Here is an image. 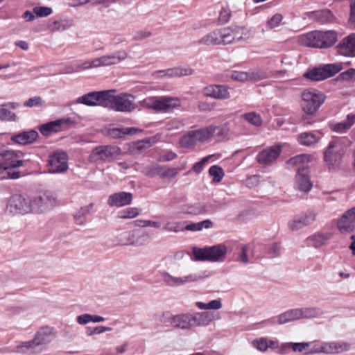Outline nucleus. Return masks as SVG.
Returning a JSON list of instances; mask_svg holds the SVG:
<instances>
[{"instance_id": "63", "label": "nucleus", "mask_w": 355, "mask_h": 355, "mask_svg": "<svg viewBox=\"0 0 355 355\" xmlns=\"http://www.w3.org/2000/svg\"><path fill=\"white\" fill-rule=\"evenodd\" d=\"M253 345L259 351L265 352L268 349L269 345H268L266 338H260L253 341Z\"/></svg>"}, {"instance_id": "23", "label": "nucleus", "mask_w": 355, "mask_h": 355, "mask_svg": "<svg viewBox=\"0 0 355 355\" xmlns=\"http://www.w3.org/2000/svg\"><path fill=\"white\" fill-rule=\"evenodd\" d=\"M316 213L314 211H308L304 215L291 220L288 225L293 231L298 230L313 223L315 220Z\"/></svg>"}, {"instance_id": "7", "label": "nucleus", "mask_w": 355, "mask_h": 355, "mask_svg": "<svg viewBox=\"0 0 355 355\" xmlns=\"http://www.w3.org/2000/svg\"><path fill=\"white\" fill-rule=\"evenodd\" d=\"M227 252L225 245L219 244L203 248H193V254L196 261H220L223 259Z\"/></svg>"}, {"instance_id": "10", "label": "nucleus", "mask_w": 355, "mask_h": 355, "mask_svg": "<svg viewBox=\"0 0 355 355\" xmlns=\"http://www.w3.org/2000/svg\"><path fill=\"white\" fill-rule=\"evenodd\" d=\"M343 69V64L336 62L324 64L322 67L313 68L306 71L304 76L313 81H320L334 76Z\"/></svg>"}, {"instance_id": "27", "label": "nucleus", "mask_w": 355, "mask_h": 355, "mask_svg": "<svg viewBox=\"0 0 355 355\" xmlns=\"http://www.w3.org/2000/svg\"><path fill=\"white\" fill-rule=\"evenodd\" d=\"M38 132L35 130H31L20 132L17 135H13L11 140L16 144L20 145H27L33 143L38 138Z\"/></svg>"}, {"instance_id": "64", "label": "nucleus", "mask_w": 355, "mask_h": 355, "mask_svg": "<svg viewBox=\"0 0 355 355\" xmlns=\"http://www.w3.org/2000/svg\"><path fill=\"white\" fill-rule=\"evenodd\" d=\"M349 129L347 123L345 121L338 123L331 126V130L336 132H345Z\"/></svg>"}, {"instance_id": "57", "label": "nucleus", "mask_w": 355, "mask_h": 355, "mask_svg": "<svg viewBox=\"0 0 355 355\" xmlns=\"http://www.w3.org/2000/svg\"><path fill=\"white\" fill-rule=\"evenodd\" d=\"M212 156V155H207L203 157L199 162H196L193 166V171L196 173H200L203 170L204 166L208 163L209 160Z\"/></svg>"}, {"instance_id": "11", "label": "nucleus", "mask_w": 355, "mask_h": 355, "mask_svg": "<svg viewBox=\"0 0 355 355\" xmlns=\"http://www.w3.org/2000/svg\"><path fill=\"white\" fill-rule=\"evenodd\" d=\"M56 198L51 191L40 193L31 198V213L41 214L51 209L55 205Z\"/></svg>"}, {"instance_id": "55", "label": "nucleus", "mask_w": 355, "mask_h": 355, "mask_svg": "<svg viewBox=\"0 0 355 355\" xmlns=\"http://www.w3.org/2000/svg\"><path fill=\"white\" fill-rule=\"evenodd\" d=\"M112 331V328L104 326H98L94 328L87 327L86 329V334L87 336H90L94 334H101L105 331Z\"/></svg>"}, {"instance_id": "52", "label": "nucleus", "mask_w": 355, "mask_h": 355, "mask_svg": "<svg viewBox=\"0 0 355 355\" xmlns=\"http://www.w3.org/2000/svg\"><path fill=\"white\" fill-rule=\"evenodd\" d=\"M173 216L170 214H166L164 218L166 220V223L163 226V229L166 231L176 232L178 231V224L174 221H171Z\"/></svg>"}, {"instance_id": "62", "label": "nucleus", "mask_w": 355, "mask_h": 355, "mask_svg": "<svg viewBox=\"0 0 355 355\" xmlns=\"http://www.w3.org/2000/svg\"><path fill=\"white\" fill-rule=\"evenodd\" d=\"M152 35V33L150 31L147 30H141L137 31L134 35L132 39L135 41H141L146 38H148Z\"/></svg>"}, {"instance_id": "20", "label": "nucleus", "mask_w": 355, "mask_h": 355, "mask_svg": "<svg viewBox=\"0 0 355 355\" xmlns=\"http://www.w3.org/2000/svg\"><path fill=\"white\" fill-rule=\"evenodd\" d=\"M339 55L345 57H355V33L343 38L336 46Z\"/></svg>"}, {"instance_id": "42", "label": "nucleus", "mask_w": 355, "mask_h": 355, "mask_svg": "<svg viewBox=\"0 0 355 355\" xmlns=\"http://www.w3.org/2000/svg\"><path fill=\"white\" fill-rule=\"evenodd\" d=\"M179 144L182 148H192L196 144L194 137L191 132L189 131L187 134L183 135L179 141Z\"/></svg>"}, {"instance_id": "21", "label": "nucleus", "mask_w": 355, "mask_h": 355, "mask_svg": "<svg viewBox=\"0 0 355 355\" xmlns=\"http://www.w3.org/2000/svg\"><path fill=\"white\" fill-rule=\"evenodd\" d=\"M133 196L130 192L120 191L110 195L107 199L110 207H121L132 203Z\"/></svg>"}, {"instance_id": "58", "label": "nucleus", "mask_w": 355, "mask_h": 355, "mask_svg": "<svg viewBox=\"0 0 355 355\" xmlns=\"http://www.w3.org/2000/svg\"><path fill=\"white\" fill-rule=\"evenodd\" d=\"M33 12L37 17H44L52 13V9L46 6L35 7Z\"/></svg>"}, {"instance_id": "8", "label": "nucleus", "mask_w": 355, "mask_h": 355, "mask_svg": "<svg viewBox=\"0 0 355 355\" xmlns=\"http://www.w3.org/2000/svg\"><path fill=\"white\" fill-rule=\"evenodd\" d=\"M144 107L159 112H170L178 105V98L171 96H152L146 98Z\"/></svg>"}, {"instance_id": "24", "label": "nucleus", "mask_w": 355, "mask_h": 355, "mask_svg": "<svg viewBox=\"0 0 355 355\" xmlns=\"http://www.w3.org/2000/svg\"><path fill=\"white\" fill-rule=\"evenodd\" d=\"M204 93L206 96L216 99H227L230 97L227 87L221 85H209L205 88Z\"/></svg>"}, {"instance_id": "17", "label": "nucleus", "mask_w": 355, "mask_h": 355, "mask_svg": "<svg viewBox=\"0 0 355 355\" xmlns=\"http://www.w3.org/2000/svg\"><path fill=\"white\" fill-rule=\"evenodd\" d=\"M127 58L128 53L125 50H119L96 58V65L97 64L98 67L114 65L125 60Z\"/></svg>"}, {"instance_id": "19", "label": "nucleus", "mask_w": 355, "mask_h": 355, "mask_svg": "<svg viewBox=\"0 0 355 355\" xmlns=\"http://www.w3.org/2000/svg\"><path fill=\"white\" fill-rule=\"evenodd\" d=\"M281 152L280 146H270L260 151L256 157V160L259 164L269 165L278 158Z\"/></svg>"}, {"instance_id": "32", "label": "nucleus", "mask_w": 355, "mask_h": 355, "mask_svg": "<svg viewBox=\"0 0 355 355\" xmlns=\"http://www.w3.org/2000/svg\"><path fill=\"white\" fill-rule=\"evenodd\" d=\"M320 139V133L302 132L298 136V141L300 144L306 146H313Z\"/></svg>"}, {"instance_id": "61", "label": "nucleus", "mask_w": 355, "mask_h": 355, "mask_svg": "<svg viewBox=\"0 0 355 355\" xmlns=\"http://www.w3.org/2000/svg\"><path fill=\"white\" fill-rule=\"evenodd\" d=\"M248 80L258 81L263 79L265 73L260 70L250 71L248 72Z\"/></svg>"}, {"instance_id": "51", "label": "nucleus", "mask_w": 355, "mask_h": 355, "mask_svg": "<svg viewBox=\"0 0 355 355\" xmlns=\"http://www.w3.org/2000/svg\"><path fill=\"white\" fill-rule=\"evenodd\" d=\"M159 177L162 179L171 178L176 175L177 171L175 168H170L166 166H162Z\"/></svg>"}, {"instance_id": "60", "label": "nucleus", "mask_w": 355, "mask_h": 355, "mask_svg": "<svg viewBox=\"0 0 355 355\" xmlns=\"http://www.w3.org/2000/svg\"><path fill=\"white\" fill-rule=\"evenodd\" d=\"M230 10L227 7L223 8L219 13L218 21L222 24H225L230 20Z\"/></svg>"}, {"instance_id": "34", "label": "nucleus", "mask_w": 355, "mask_h": 355, "mask_svg": "<svg viewBox=\"0 0 355 355\" xmlns=\"http://www.w3.org/2000/svg\"><path fill=\"white\" fill-rule=\"evenodd\" d=\"M37 347L39 346L33 338L31 340L21 342L15 347V352L19 354L33 353Z\"/></svg>"}, {"instance_id": "3", "label": "nucleus", "mask_w": 355, "mask_h": 355, "mask_svg": "<svg viewBox=\"0 0 355 355\" xmlns=\"http://www.w3.org/2000/svg\"><path fill=\"white\" fill-rule=\"evenodd\" d=\"M310 155L301 154L293 157L288 160L289 166L297 167V172L295 178V185L297 188L303 192H309L312 188V183L309 176V171L305 164L310 161Z\"/></svg>"}, {"instance_id": "50", "label": "nucleus", "mask_w": 355, "mask_h": 355, "mask_svg": "<svg viewBox=\"0 0 355 355\" xmlns=\"http://www.w3.org/2000/svg\"><path fill=\"white\" fill-rule=\"evenodd\" d=\"M176 316L173 315L168 311L164 312L159 318L161 322L164 323L166 326L175 325Z\"/></svg>"}, {"instance_id": "9", "label": "nucleus", "mask_w": 355, "mask_h": 355, "mask_svg": "<svg viewBox=\"0 0 355 355\" xmlns=\"http://www.w3.org/2000/svg\"><path fill=\"white\" fill-rule=\"evenodd\" d=\"M148 241L149 234L147 232H140L137 230L121 232L115 236L117 245L123 246H141L146 245Z\"/></svg>"}, {"instance_id": "15", "label": "nucleus", "mask_w": 355, "mask_h": 355, "mask_svg": "<svg viewBox=\"0 0 355 355\" xmlns=\"http://www.w3.org/2000/svg\"><path fill=\"white\" fill-rule=\"evenodd\" d=\"M107 90L92 92L79 97L76 102L88 106H102L106 107Z\"/></svg>"}, {"instance_id": "28", "label": "nucleus", "mask_w": 355, "mask_h": 355, "mask_svg": "<svg viewBox=\"0 0 355 355\" xmlns=\"http://www.w3.org/2000/svg\"><path fill=\"white\" fill-rule=\"evenodd\" d=\"M218 128L214 125H209L198 130H191L196 142L203 143L209 140L215 133Z\"/></svg>"}, {"instance_id": "38", "label": "nucleus", "mask_w": 355, "mask_h": 355, "mask_svg": "<svg viewBox=\"0 0 355 355\" xmlns=\"http://www.w3.org/2000/svg\"><path fill=\"white\" fill-rule=\"evenodd\" d=\"M331 238V234L317 233L308 238L315 248H319L327 240Z\"/></svg>"}, {"instance_id": "13", "label": "nucleus", "mask_w": 355, "mask_h": 355, "mask_svg": "<svg viewBox=\"0 0 355 355\" xmlns=\"http://www.w3.org/2000/svg\"><path fill=\"white\" fill-rule=\"evenodd\" d=\"M6 211L12 214L31 213V198L23 195L11 196L7 201Z\"/></svg>"}, {"instance_id": "44", "label": "nucleus", "mask_w": 355, "mask_h": 355, "mask_svg": "<svg viewBox=\"0 0 355 355\" xmlns=\"http://www.w3.org/2000/svg\"><path fill=\"white\" fill-rule=\"evenodd\" d=\"M193 327L191 314L183 313L179 315V328L188 329Z\"/></svg>"}, {"instance_id": "35", "label": "nucleus", "mask_w": 355, "mask_h": 355, "mask_svg": "<svg viewBox=\"0 0 355 355\" xmlns=\"http://www.w3.org/2000/svg\"><path fill=\"white\" fill-rule=\"evenodd\" d=\"M300 319L317 318L322 315V311L318 307H304L298 309Z\"/></svg>"}, {"instance_id": "31", "label": "nucleus", "mask_w": 355, "mask_h": 355, "mask_svg": "<svg viewBox=\"0 0 355 355\" xmlns=\"http://www.w3.org/2000/svg\"><path fill=\"white\" fill-rule=\"evenodd\" d=\"M349 349V344L345 342L324 343V354H338Z\"/></svg>"}, {"instance_id": "6", "label": "nucleus", "mask_w": 355, "mask_h": 355, "mask_svg": "<svg viewBox=\"0 0 355 355\" xmlns=\"http://www.w3.org/2000/svg\"><path fill=\"white\" fill-rule=\"evenodd\" d=\"M113 92L107 90V108L121 112H130L136 108L134 96L128 93L113 96L110 94Z\"/></svg>"}, {"instance_id": "48", "label": "nucleus", "mask_w": 355, "mask_h": 355, "mask_svg": "<svg viewBox=\"0 0 355 355\" xmlns=\"http://www.w3.org/2000/svg\"><path fill=\"white\" fill-rule=\"evenodd\" d=\"M135 225L141 227H152L155 229H159L162 227L160 222L150 220H137L135 221Z\"/></svg>"}, {"instance_id": "14", "label": "nucleus", "mask_w": 355, "mask_h": 355, "mask_svg": "<svg viewBox=\"0 0 355 355\" xmlns=\"http://www.w3.org/2000/svg\"><path fill=\"white\" fill-rule=\"evenodd\" d=\"M48 166L51 173H65L69 168L68 155L63 151L54 152L49 157Z\"/></svg>"}, {"instance_id": "1", "label": "nucleus", "mask_w": 355, "mask_h": 355, "mask_svg": "<svg viewBox=\"0 0 355 355\" xmlns=\"http://www.w3.org/2000/svg\"><path fill=\"white\" fill-rule=\"evenodd\" d=\"M251 31L245 26H231L216 29L202 37L197 43L206 46L227 45L248 40Z\"/></svg>"}, {"instance_id": "36", "label": "nucleus", "mask_w": 355, "mask_h": 355, "mask_svg": "<svg viewBox=\"0 0 355 355\" xmlns=\"http://www.w3.org/2000/svg\"><path fill=\"white\" fill-rule=\"evenodd\" d=\"M241 117L255 127H260L263 124V120L260 114L255 112L245 113Z\"/></svg>"}, {"instance_id": "25", "label": "nucleus", "mask_w": 355, "mask_h": 355, "mask_svg": "<svg viewBox=\"0 0 355 355\" xmlns=\"http://www.w3.org/2000/svg\"><path fill=\"white\" fill-rule=\"evenodd\" d=\"M318 34V31H315L301 35L298 37L297 42L304 46L322 49Z\"/></svg>"}, {"instance_id": "18", "label": "nucleus", "mask_w": 355, "mask_h": 355, "mask_svg": "<svg viewBox=\"0 0 355 355\" xmlns=\"http://www.w3.org/2000/svg\"><path fill=\"white\" fill-rule=\"evenodd\" d=\"M339 231L347 234L355 230V206L346 211L337 223Z\"/></svg>"}, {"instance_id": "37", "label": "nucleus", "mask_w": 355, "mask_h": 355, "mask_svg": "<svg viewBox=\"0 0 355 355\" xmlns=\"http://www.w3.org/2000/svg\"><path fill=\"white\" fill-rule=\"evenodd\" d=\"M71 22L66 19L55 20L49 24V28L52 31H62L69 28Z\"/></svg>"}, {"instance_id": "26", "label": "nucleus", "mask_w": 355, "mask_h": 355, "mask_svg": "<svg viewBox=\"0 0 355 355\" xmlns=\"http://www.w3.org/2000/svg\"><path fill=\"white\" fill-rule=\"evenodd\" d=\"M305 15L320 24L331 23L335 19L334 14L329 9L308 12Z\"/></svg>"}, {"instance_id": "16", "label": "nucleus", "mask_w": 355, "mask_h": 355, "mask_svg": "<svg viewBox=\"0 0 355 355\" xmlns=\"http://www.w3.org/2000/svg\"><path fill=\"white\" fill-rule=\"evenodd\" d=\"M70 123V120L58 119L40 125L39 130L45 137H49L54 133L66 130Z\"/></svg>"}, {"instance_id": "40", "label": "nucleus", "mask_w": 355, "mask_h": 355, "mask_svg": "<svg viewBox=\"0 0 355 355\" xmlns=\"http://www.w3.org/2000/svg\"><path fill=\"white\" fill-rule=\"evenodd\" d=\"M196 305L200 310H218L222 307V303L220 300H214L208 303L197 302Z\"/></svg>"}, {"instance_id": "12", "label": "nucleus", "mask_w": 355, "mask_h": 355, "mask_svg": "<svg viewBox=\"0 0 355 355\" xmlns=\"http://www.w3.org/2000/svg\"><path fill=\"white\" fill-rule=\"evenodd\" d=\"M121 154V149L116 146H98L94 148L89 155L92 162H110Z\"/></svg>"}, {"instance_id": "4", "label": "nucleus", "mask_w": 355, "mask_h": 355, "mask_svg": "<svg viewBox=\"0 0 355 355\" xmlns=\"http://www.w3.org/2000/svg\"><path fill=\"white\" fill-rule=\"evenodd\" d=\"M302 121H306L307 116L313 115L324 103L325 96L317 89H308L302 92Z\"/></svg>"}, {"instance_id": "22", "label": "nucleus", "mask_w": 355, "mask_h": 355, "mask_svg": "<svg viewBox=\"0 0 355 355\" xmlns=\"http://www.w3.org/2000/svg\"><path fill=\"white\" fill-rule=\"evenodd\" d=\"M191 319L193 327L207 326L212 321L220 319V315L210 311L197 312L191 314Z\"/></svg>"}, {"instance_id": "45", "label": "nucleus", "mask_w": 355, "mask_h": 355, "mask_svg": "<svg viewBox=\"0 0 355 355\" xmlns=\"http://www.w3.org/2000/svg\"><path fill=\"white\" fill-rule=\"evenodd\" d=\"M92 68H98L97 64L96 65V58L92 60V61H85L81 64H78L76 67L71 71L70 73H76L80 72L83 70L89 69Z\"/></svg>"}, {"instance_id": "41", "label": "nucleus", "mask_w": 355, "mask_h": 355, "mask_svg": "<svg viewBox=\"0 0 355 355\" xmlns=\"http://www.w3.org/2000/svg\"><path fill=\"white\" fill-rule=\"evenodd\" d=\"M92 207V203L87 206L81 207L74 216L76 223L78 225H82L84 223L85 217L91 213Z\"/></svg>"}, {"instance_id": "5", "label": "nucleus", "mask_w": 355, "mask_h": 355, "mask_svg": "<svg viewBox=\"0 0 355 355\" xmlns=\"http://www.w3.org/2000/svg\"><path fill=\"white\" fill-rule=\"evenodd\" d=\"M347 149V145L342 139H334L329 142L324 152V161L329 169L340 164Z\"/></svg>"}, {"instance_id": "53", "label": "nucleus", "mask_w": 355, "mask_h": 355, "mask_svg": "<svg viewBox=\"0 0 355 355\" xmlns=\"http://www.w3.org/2000/svg\"><path fill=\"white\" fill-rule=\"evenodd\" d=\"M352 79H355V69L353 68L341 73L336 78L338 81H349Z\"/></svg>"}, {"instance_id": "59", "label": "nucleus", "mask_w": 355, "mask_h": 355, "mask_svg": "<svg viewBox=\"0 0 355 355\" xmlns=\"http://www.w3.org/2000/svg\"><path fill=\"white\" fill-rule=\"evenodd\" d=\"M44 101L40 96H34L24 102V106L28 107H38L43 105Z\"/></svg>"}, {"instance_id": "39", "label": "nucleus", "mask_w": 355, "mask_h": 355, "mask_svg": "<svg viewBox=\"0 0 355 355\" xmlns=\"http://www.w3.org/2000/svg\"><path fill=\"white\" fill-rule=\"evenodd\" d=\"M140 213L141 210L137 207H128L119 211L117 216L121 219H132L138 216Z\"/></svg>"}, {"instance_id": "29", "label": "nucleus", "mask_w": 355, "mask_h": 355, "mask_svg": "<svg viewBox=\"0 0 355 355\" xmlns=\"http://www.w3.org/2000/svg\"><path fill=\"white\" fill-rule=\"evenodd\" d=\"M318 33L322 49H328L332 46L338 40V33L336 31H318Z\"/></svg>"}, {"instance_id": "47", "label": "nucleus", "mask_w": 355, "mask_h": 355, "mask_svg": "<svg viewBox=\"0 0 355 355\" xmlns=\"http://www.w3.org/2000/svg\"><path fill=\"white\" fill-rule=\"evenodd\" d=\"M162 170V166L159 164H153L144 168V173L148 177L159 176Z\"/></svg>"}, {"instance_id": "33", "label": "nucleus", "mask_w": 355, "mask_h": 355, "mask_svg": "<svg viewBox=\"0 0 355 355\" xmlns=\"http://www.w3.org/2000/svg\"><path fill=\"white\" fill-rule=\"evenodd\" d=\"M300 319V317L298 309H293L279 314L277 316V323L279 324H284Z\"/></svg>"}, {"instance_id": "43", "label": "nucleus", "mask_w": 355, "mask_h": 355, "mask_svg": "<svg viewBox=\"0 0 355 355\" xmlns=\"http://www.w3.org/2000/svg\"><path fill=\"white\" fill-rule=\"evenodd\" d=\"M209 174L213 177L214 182L218 183L222 180L224 176V171L220 166L214 165L209 168Z\"/></svg>"}, {"instance_id": "56", "label": "nucleus", "mask_w": 355, "mask_h": 355, "mask_svg": "<svg viewBox=\"0 0 355 355\" xmlns=\"http://www.w3.org/2000/svg\"><path fill=\"white\" fill-rule=\"evenodd\" d=\"M16 115L7 108H0V119L2 121H15Z\"/></svg>"}, {"instance_id": "54", "label": "nucleus", "mask_w": 355, "mask_h": 355, "mask_svg": "<svg viewBox=\"0 0 355 355\" xmlns=\"http://www.w3.org/2000/svg\"><path fill=\"white\" fill-rule=\"evenodd\" d=\"M161 277L164 283L169 286H175L178 284V278L164 271L161 272Z\"/></svg>"}, {"instance_id": "2", "label": "nucleus", "mask_w": 355, "mask_h": 355, "mask_svg": "<svg viewBox=\"0 0 355 355\" xmlns=\"http://www.w3.org/2000/svg\"><path fill=\"white\" fill-rule=\"evenodd\" d=\"M24 153L20 150H0V180H17L19 168L25 165Z\"/></svg>"}, {"instance_id": "49", "label": "nucleus", "mask_w": 355, "mask_h": 355, "mask_svg": "<svg viewBox=\"0 0 355 355\" xmlns=\"http://www.w3.org/2000/svg\"><path fill=\"white\" fill-rule=\"evenodd\" d=\"M283 19V16L280 13L275 14L266 23V29L272 30L277 27Z\"/></svg>"}, {"instance_id": "30", "label": "nucleus", "mask_w": 355, "mask_h": 355, "mask_svg": "<svg viewBox=\"0 0 355 355\" xmlns=\"http://www.w3.org/2000/svg\"><path fill=\"white\" fill-rule=\"evenodd\" d=\"M54 335L51 328L45 327L41 328L35 335L34 340L38 346L46 345L53 339Z\"/></svg>"}, {"instance_id": "46", "label": "nucleus", "mask_w": 355, "mask_h": 355, "mask_svg": "<svg viewBox=\"0 0 355 355\" xmlns=\"http://www.w3.org/2000/svg\"><path fill=\"white\" fill-rule=\"evenodd\" d=\"M137 131L140 130L135 128H114L112 130V134L114 137H121L122 135L135 134Z\"/></svg>"}]
</instances>
